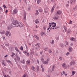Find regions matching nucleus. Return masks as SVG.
Returning a JSON list of instances; mask_svg holds the SVG:
<instances>
[{
  "mask_svg": "<svg viewBox=\"0 0 77 77\" xmlns=\"http://www.w3.org/2000/svg\"><path fill=\"white\" fill-rule=\"evenodd\" d=\"M59 37H57L56 38V40H59Z\"/></svg>",
  "mask_w": 77,
  "mask_h": 77,
  "instance_id": "nucleus-46",
  "label": "nucleus"
},
{
  "mask_svg": "<svg viewBox=\"0 0 77 77\" xmlns=\"http://www.w3.org/2000/svg\"><path fill=\"white\" fill-rule=\"evenodd\" d=\"M42 53H43V51H41L40 52V54H42Z\"/></svg>",
  "mask_w": 77,
  "mask_h": 77,
  "instance_id": "nucleus-59",
  "label": "nucleus"
},
{
  "mask_svg": "<svg viewBox=\"0 0 77 77\" xmlns=\"http://www.w3.org/2000/svg\"><path fill=\"white\" fill-rule=\"evenodd\" d=\"M26 75L24 74L23 75V77H26Z\"/></svg>",
  "mask_w": 77,
  "mask_h": 77,
  "instance_id": "nucleus-64",
  "label": "nucleus"
},
{
  "mask_svg": "<svg viewBox=\"0 0 77 77\" xmlns=\"http://www.w3.org/2000/svg\"><path fill=\"white\" fill-rule=\"evenodd\" d=\"M72 75H74V74H75V72H74V71H73L72 72Z\"/></svg>",
  "mask_w": 77,
  "mask_h": 77,
  "instance_id": "nucleus-42",
  "label": "nucleus"
},
{
  "mask_svg": "<svg viewBox=\"0 0 77 77\" xmlns=\"http://www.w3.org/2000/svg\"><path fill=\"white\" fill-rule=\"evenodd\" d=\"M48 52L50 53H51L52 52V51H51V50H49L48 51Z\"/></svg>",
  "mask_w": 77,
  "mask_h": 77,
  "instance_id": "nucleus-49",
  "label": "nucleus"
},
{
  "mask_svg": "<svg viewBox=\"0 0 77 77\" xmlns=\"http://www.w3.org/2000/svg\"><path fill=\"white\" fill-rule=\"evenodd\" d=\"M63 74H65V71H63Z\"/></svg>",
  "mask_w": 77,
  "mask_h": 77,
  "instance_id": "nucleus-61",
  "label": "nucleus"
},
{
  "mask_svg": "<svg viewBox=\"0 0 77 77\" xmlns=\"http://www.w3.org/2000/svg\"><path fill=\"white\" fill-rule=\"evenodd\" d=\"M73 9L74 10H76L77 9V6H76L75 7L73 8Z\"/></svg>",
  "mask_w": 77,
  "mask_h": 77,
  "instance_id": "nucleus-35",
  "label": "nucleus"
},
{
  "mask_svg": "<svg viewBox=\"0 0 77 77\" xmlns=\"http://www.w3.org/2000/svg\"><path fill=\"white\" fill-rule=\"evenodd\" d=\"M9 31H6L5 33L6 36H8L9 35Z\"/></svg>",
  "mask_w": 77,
  "mask_h": 77,
  "instance_id": "nucleus-12",
  "label": "nucleus"
},
{
  "mask_svg": "<svg viewBox=\"0 0 77 77\" xmlns=\"http://www.w3.org/2000/svg\"><path fill=\"white\" fill-rule=\"evenodd\" d=\"M6 62H8L9 63H10L11 64H12V63H11L10 60H6Z\"/></svg>",
  "mask_w": 77,
  "mask_h": 77,
  "instance_id": "nucleus-36",
  "label": "nucleus"
},
{
  "mask_svg": "<svg viewBox=\"0 0 77 77\" xmlns=\"http://www.w3.org/2000/svg\"><path fill=\"white\" fill-rule=\"evenodd\" d=\"M35 24H38V23H39V21L38 19L36 20H35Z\"/></svg>",
  "mask_w": 77,
  "mask_h": 77,
  "instance_id": "nucleus-16",
  "label": "nucleus"
},
{
  "mask_svg": "<svg viewBox=\"0 0 77 77\" xmlns=\"http://www.w3.org/2000/svg\"><path fill=\"white\" fill-rule=\"evenodd\" d=\"M66 65V64L65 63H63V64L62 65L63 67V68H65V66Z\"/></svg>",
  "mask_w": 77,
  "mask_h": 77,
  "instance_id": "nucleus-34",
  "label": "nucleus"
},
{
  "mask_svg": "<svg viewBox=\"0 0 77 77\" xmlns=\"http://www.w3.org/2000/svg\"><path fill=\"white\" fill-rule=\"evenodd\" d=\"M18 12V10L17 9H14L13 11L12 14L13 15H15L17 14Z\"/></svg>",
  "mask_w": 77,
  "mask_h": 77,
  "instance_id": "nucleus-2",
  "label": "nucleus"
},
{
  "mask_svg": "<svg viewBox=\"0 0 77 77\" xmlns=\"http://www.w3.org/2000/svg\"><path fill=\"white\" fill-rule=\"evenodd\" d=\"M24 19H26V13H25L24 15Z\"/></svg>",
  "mask_w": 77,
  "mask_h": 77,
  "instance_id": "nucleus-32",
  "label": "nucleus"
},
{
  "mask_svg": "<svg viewBox=\"0 0 77 77\" xmlns=\"http://www.w3.org/2000/svg\"><path fill=\"white\" fill-rule=\"evenodd\" d=\"M72 51V48L71 47H69V52H71Z\"/></svg>",
  "mask_w": 77,
  "mask_h": 77,
  "instance_id": "nucleus-10",
  "label": "nucleus"
},
{
  "mask_svg": "<svg viewBox=\"0 0 77 77\" xmlns=\"http://www.w3.org/2000/svg\"><path fill=\"white\" fill-rule=\"evenodd\" d=\"M51 24L52 25V27H56V23L54 22L51 23Z\"/></svg>",
  "mask_w": 77,
  "mask_h": 77,
  "instance_id": "nucleus-3",
  "label": "nucleus"
},
{
  "mask_svg": "<svg viewBox=\"0 0 77 77\" xmlns=\"http://www.w3.org/2000/svg\"><path fill=\"white\" fill-rule=\"evenodd\" d=\"M20 50H22V51L23 50V46H21L20 48Z\"/></svg>",
  "mask_w": 77,
  "mask_h": 77,
  "instance_id": "nucleus-38",
  "label": "nucleus"
},
{
  "mask_svg": "<svg viewBox=\"0 0 77 77\" xmlns=\"http://www.w3.org/2000/svg\"><path fill=\"white\" fill-rule=\"evenodd\" d=\"M8 30H11V26H9L8 27Z\"/></svg>",
  "mask_w": 77,
  "mask_h": 77,
  "instance_id": "nucleus-39",
  "label": "nucleus"
},
{
  "mask_svg": "<svg viewBox=\"0 0 77 77\" xmlns=\"http://www.w3.org/2000/svg\"><path fill=\"white\" fill-rule=\"evenodd\" d=\"M37 62L38 63V64H39V60H37Z\"/></svg>",
  "mask_w": 77,
  "mask_h": 77,
  "instance_id": "nucleus-53",
  "label": "nucleus"
},
{
  "mask_svg": "<svg viewBox=\"0 0 77 77\" xmlns=\"http://www.w3.org/2000/svg\"><path fill=\"white\" fill-rule=\"evenodd\" d=\"M66 45H68V42H66Z\"/></svg>",
  "mask_w": 77,
  "mask_h": 77,
  "instance_id": "nucleus-58",
  "label": "nucleus"
},
{
  "mask_svg": "<svg viewBox=\"0 0 77 77\" xmlns=\"http://www.w3.org/2000/svg\"><path fill=\"white\" fill-rule=\"evenodd\" d=\"M3 7L4 8H6V6L5 5H4L3 6Z\"/></svg>",
  "mask_w": 77,
  "mask_h": 77,
  "instance_id": "nucleus-54",
  "label": "nucleus"
},
{
  "mask_svg": "<svg viewBox=\"0 0 77 77\" xmlns=\"http://www.w3.org/2000/svg\"><path fill=\"white\" fill-rule=\"evenodd\" d=\"M51 44H54V40H52L51 42Z\"/></svg>",
  "mask_w": 77,
  "mask_h": 77,
  "instance_id": "nucleus-27",
  "label": "nucleus"
},
{
  "mask_svg": "<svg viewBox=\"0 0 77 77\" xmlns=\"http://www.w3.org/2000/svg\"><path fill=\"white\" fill-rule=\"evenodd\" d=\"M69 24H72V21L70 20V22L69 23Z\"/></svg>",
  "mask_w": 77,
  "mask_h": 77,
  "instance_id": "nucleus-43",
  "label": "nucleus"
},
{
  "mask_svg": "<svg viewBox=\"0 0 77 77\" xmlns=\"http://www.w3.org/2000/svg\"><path fill=\"white\" fill-rule=\"evenodd\" d=\"M8 10H6V11H5V14H7V12H8Z\"/></svg>",
  "mask_w": 77,
  "mask_h": 77,
  "instance_id": "nucleus-63",
  "label": "nucleus"
},
{
  "mask_svg": "<svg viewBox=\"0 0 77 77\" xmlns=\"http://www.w3.org/2000/svg\"><path fill=\"white\" fill-rule=\"evenodd\" d=\"M48 61H46L45 62H44L43 64H48Z\"/></svg>",
  "mask_w": 77,
  "mask_h": 77,
  "instance_id": "nucleus-20",
  "label": "nucleus"
},
{
  "mask_svg": "<svg viewBox=\"0 0 77 77\" xmlns=\"http://www.w3.org/2000/svg\"><path fill=\"white\" fill-rule=\"evenodd\" d=\"M35 46H36V47L37 46L38 48H40V46H39V45L38 44H36L35 45Z\"/></svg>",
  "mask_w": 77,
  "mask_h": 77,
  "instance_id": "nucleus-28",
  "label": "nucleus"
},
{
  "mask_svg": "<svg viewBox=\"0 0 77 77\" xmlns=\"http://www.w3.org/2000/svg\"><path fill=\"white\" fill-rule=\"evenodd\" d=\"M51 76V75H47V77H50Z\"/></svg>",
  "mask_w": 77,
  "mask_h": 77,
  "instance_id": "nucleus-55",
  "label": "nucleus"
},
{
  "mask_svg": "<svg viewBox=\"0 0 77 77\" xmlns=\"http://www.w3.org/2000/svg\"><path fill=\"white\" fill-rule=\"evenodd\" d=\"M49 27H50L52 25L51 24V23H49Z\"/></svg>",
  "mask_w": 77,
  "mask_h": 77,
  "instance_id": "nucleus-50",
  "label": "nucleus"
},
{
  "mask_svg": "<svg viewBox=\"0 0 77 77\" xmlns=\"http://www.w3.org/2000/svg\"><path fill=\"white\" fill-rule=\"evenodd\" d=\"M16 58L17 59L18 61H20V57H17Z\"/></svg>",
  "mask_w": 77,
  "mask_h": 77,
  "instance_id": "nucleus-33",
  "label": "nucleus"
},
{
  "mask_svg": "<svg viewBox=\"0 0 77 77\" xmlns=\"http://www.w3.org/2000/svg\"><path fill=\"white\" fill-rule=\"evenodd\" d=\"M48 48H45L44 49V50H45V51H48Z\"/></svg>",
  "mask_w": 77,
  "mask_h": 77,
  "instance_id": "nucleus-37",
  "label": "nucleus"
},
{
  "mask_svg": "<svg viewBox=\"0 0 77 77\" xmlns=\"http://www.w3.org/2000/svg\"><path fill=\"white\" fill-rule=\"evenodd\" d=\"M0 10L1 11H2V10H3V9H2V8L1 7H0Z\"/></svg>",
  "mask_w": 77,
  "mask_h": 77,
  "instance_id": "nucleus-57",
  "label": "nucleus"
},
{
  "mask_svg": "<svg viewBox=\"0 0 77 77\" xmlns=\"http://www.w3.org/2000/svg\"><path fill=\"white\" fill-rule=\"evenodd\" d=\"M39 66H37V69L38 71V70H39Z\"/></svg>",
  "mask_w": 77,
  "mask_h": 77,
  "instance_id": "nucleus-48",
  "label": "nucleus"
},
{
  "mask_svg": "<svg viewBox=\"0 0 77 77\" xmlns=\"http://www.w3.org/2000/svg\"><path fill=\"white\" fill-rule=\"evenodd\" d=\"M54 7L53 6V7L51 10V12H53V11H54Z\"/></svg>",
  "mask_w": 77,
  "mask_h": 77,
  "instance_id": "nucleus-23",
  "label": "nucleus"
},
{
  "mask_svg": "<svg viewBox=\"0 0 77 77\" xmlns=\"http://www.w3.org/2000/svg\"><path fill=\"white\" fill-rule=\"evenodd\" d=\"M59 58L60 59V60H62V57H59Z\"/></svg>",
  "mask_w": 77,
  "mask_h": 77,
  "instance_id": "nucleus-47",
  "label": "nucleus"
},
{
  "mask_svg": "<svg viewBox=\"0 0 77 77\" xmlns=\"http://www.w3.org/2000/svg\"><path fill=\"white\" fill-rule=\"evenodd\" d=\"M75 64V62L74 61H72L70 63V65H72Z\"/></svg>",
  "mask_w": 77,
  "mask_h": 77,
  "instance_id": "nucleus-5",
  "label": "nucleus"
},
{
  "mask_svg": "<svg viewBox=\"0 0 77 77\" xmlns=\"http://www.w3.org/2000/svg\"><path fill=\"white\" fill-rule=\"evenodd\" d=\"M41 35L42 36H43L44 35H45V33L44 32H42L41 33Z\"/></svg>",
  "mask_w": 77,
  "mask_h": 77,
  "instance_id": "nucleus-9",
  "label": "nucleus"
},
{
  "mask_svg": "<svg viewBox=\"0 0 77 77\" xmlns=\"http://www.w3.org/2000/svg\"><path fill=\"white\" fill-rule=\"evenodd\" d=\"M14 48L15 49L16 51H17L18 52H19V50H18V48H17L16 47H15Z\"/></svg>",
  "mask_w": 77,
  "mask_h": 77,
  "instance_id": "nucleus-30",
  "label": "nucleus"
},
{
  "mask_svg": "<svg viewBox=\"0 0 77 77\" xmlns=\"http://www.w3.org/2000/svg\"><path fill=\"white\" fill-rule=\"evenodd\" d=\"M36 13L35 14V15H38L39 14V12H38V11L37 10H36Z\"/></svg>",
  "mask_w": 77,
  "mask_h": 77,
  "instance_id": "nucleus-24",
  "label": "nucleus"
},
{
  "mask_svg": "<svg viewBox=\"0 0 77 77\" xmlns=\"http://www.w3.org/2000/svg\"><path fill=\"white\" fill-rule=\"evenodd\" d=\"M63 28L64 29V30L65 32H66V31H67L66 29H67V28H66V26H64Z\"/></svg>",
  "mask_w": 77,
  "mask_h": 77,
  "instance_id": "nucleus-25",
  "label": "nucleus"
},
{
  "mask_svg": "<svg viewBox=\"0 0 77 77\" xmlns=\"http://www.w3.org/2000/svg\"><path fill=\"white\" fill-rule=\"evenodd\" d=\"M19 54H21V51H19Z\"/></svg>",
  "mask_w": 77,
  "mask_h": 77,
  "instance_id": "nucleus-62",
  "label": "nucleus"
},
{
  "mask_svg": "<svg viewBox=\"0 0 77 77\" xmlns=\"http://www.w3.org/2000/svg\"><path fill=\"white\" fill-rule=\"evenodd\" d=\"M14 60L15 61V62H16V63H17L18 62L17 61V59L16 58H14Z\"/></svg>",
  "mask_w": 77,
  "mask_h": 77,
  "instance_id": "nucleus-45",
  "label": "nucleus"
},
{
  "mask_svg": "<svg viewBox=\"0 0 77 77\" xmlns=\"http://www.w3.org/2000/svg\"><path fill=\"white\" fill-rule=\"evenodd\" d=\"M13 24L15 26V27H23V25L18 22V21L17 20H15L14 21Z\"/></svg>",
  "mask_w": 77,
  "mask_h": 77,
  "instance_id": "nucleus-1",
  "label": "nucleus"
},
{
  "mask_svg": "<svg viewBox=\"0 0 77 77\" xmlns=\"http://www.w3.org/2000/svg\"><path fill=\"white\" fill-rule=\"evenodd\" d=\"M41 2V0H38L37 2V3L38 4H39Z\"/></svg>",
  "mask_w": 77,
  "mask_h": 77,
  "instance_id": "nucleus-22",
  "label": "nucleus"
},
{
  "mask_svg": "<svg viewBox=\"0 0 77 77\" xmlns=\"http://www.w3.org/2000/svg\"><path fill=\"white\" fill-rule=\"evenodd\" d=\"M43 28L44 30H45L46 29V28H47V27L46 26H44Z\"/></svg>",
  "mask_w": 77,
  "mask_h": 77,
  "instance_id": "nucleus-51",
  "label": "nucleus"
},
{
  "mask_svg": "<svg viewBox=\"0 0 77 77\" xmlns=\"http://www.w3.org/2000/svg\"><path fill=\"white\" fill-rule=\"evenodd\" d=\"M54 67H55L54 65H53L52 66V71H54Z\"/></svg>",
  "mask_w": 77,
  "mask_h": 77,
  "instance_id": "nucleus-13",
  "label": "nucleus"
},
{
  "mask_svg": "<svg viewBox=\"0 0 77 77\" xmlns=\"http://www.w3.org/2000/svg\"><path fill=\"white\" fill-rule=\"evenodd\" d=\"M71 1L72 2H73V3H75L76 0H71Z\"/></svg>",
  "mask_w": 77,
  "mask_h": 77,
  "instance_id": "nucleus-41",
  "label": "nucleus"
},
{
  "mask_svg": "<svg viewBox=\"0 0 77 77\" xmlns=\"http://www.w3.org/2000/svg\"><path fill=\"white\" fill-rule=\"evenodd\" d=\"M4 60H3V62L2 63V65H4L5 66H6V63L5 62H4Z\"/></svg>",
  "mask_w": 77,
  "mask_h": 77,
  "instance_id": "nucleus-11",
  "label": "nucleus"
},
{
  "mask_svg": "<svg viewBox=\"0 0 77 77\" xmlns=\"http://www.w3.org/2000/svg\"><path fill=\"white\" fill-rule=\"evenodd\" d=\"M0 33L1 35H4L5 33V30H3L2 31L0 32Z\"/></svg>",
  "mask_w": 77,
  "mask_h": 77,
  "instance_id": "nucleus-7",
  "label": "nucleus"
},
{
  "mask_svg": "<svg viewBox=\"0 0 77 77\" xmlns=\"http://www.w3.org/2000/svg\"><path fill=\"white\" fill-rule=\"evenodd\" d=\"M35 37L37 39H38V40H39V37H38V36H37L36 35H34Z\"/></svg>",
  "mask_w": 77,
  "mask_h": 77,
  "instance_id": "nucleus-26",
  "label": "nucleus"
},
{
  "mask_svg": "<svg viewBox=\"0 0 77 77\" xmlns=\"http://www.w3.org/2000/svg\"><path fill=\"white\" fill-rule=\"evenodd\" d=\"M12 54V55H11V57H13L15 55V53L13 52Z\"/></svg>",
  "mask_w": 77,
  "mask_h": 77,
  "instance_id": "nucleus-40",
  "label": "nucleus"
},
{
  "mask_svg": "<svg viewBox=\"0 0 77 77\" xmlns=\"http://www.w3.org/2000/svg\"><path fill=\"white\" fill-rule=\"evenodd\" d=\"M71 29H68L67 31V33L68 34L69 33H71Z\"/></svg>",
  "mask_w": 77,
  "mask_h": 77,
  "instance_id": "nucleus-19",
  "label": "nucleus"
},
{
  "mask_svg": "<svg viewBox=\"0 0 77 77\" xmlns=\"http://www.w3.org/2000/svg\"><path fill=\"white\" fill-rule=\"evenodd\" d=\"M14 48L15 49L16 51H17L18 52H19V50H18V48H17L16 47H15Z\"/></svg>",
  "mask_w": 77,
  "mask_h": 77,
  "instance_id": "nucleus-31",
  "label": "nucleus"
},
{
  "mask_svg": "<svg viewBox=\"0 0 77 77\" xmlns=\"http://www.w3.org/2000/svg\"><path fill=\"white\" fill-rule=\"evenodd\" d=\"M41 60L42 62H44V58H42Z\"/></svg>",
  "mask_w": 77,
  "mask_h": 77,
  "instance_id": "nucleus-44",
  "label": "nucleus"
},
{
  "mask_svg": "<svg viewBox=\"0 0 77 77\" xmlns=\"http://www.w3.org/2000/svg\"><path fill=\"white\" fill-rule=\"evenodd\" d=\"M44 10H46V11H47V12L48 13V11H49V8H46L44 9Z\"/></svg>",
  "mask_w": 77,
  "mask_h": 77,
  "instance_id": "nucleus-15",
  "label": "nucleus"
},
{
  "mask_svg": "<svg viewBox=\"0 0 77 77\" xmlns=\"http://www.w3.org/2000/svg\"><path fill=\"white\" fill-rule=\"evenodd\" d=\"M26 63L28 65H29L30 63V61L29 60H27L26 61Z\"/></svg>",
  "mask_w": 77,
  "mask_h": 77,
  "instance_id": "nucleus-14",
  "label": "nucleus"
},
{
  "mask_svg": "<svg viewBox=\"0 0 77 77\" xmlns=\"http://www.w3.org/2000/svg\"><path fill=\"white\" fill-rule=\"evenodd\" d=\"M31 69L32 70V71H35V68L34 66H32L31 67Z\"/></svg>",
  "mask_w": 77,
  "mask_h": 77,
  "instance_id": "nucleus-29",
  "label": "nucleus"
},
{
  "mask_svg": "<svg viewBox=\"0 0 77 77\" xmlns=\"http://www.w3.org/2000/svg\"><path fill=\"white\" fill-rule=\"evenodd\" d=\"M41 66L42 68V72H44V68H43V67H42V65H41Z\"/></svg>",
  "mask_w": 77,
  "mask_h": 77,
  "instance_id": "nucleus-18",
  "label": "nucleus"
},
{
  "mask_svg": "<svg viewBox=\"0 0 77 77\" xmlns=\"http://www.w3.org/2000/svg\"><path fill=\"white\" fill-rule=\"evenodd\" d=\"M70 40L72 41H75V38H74L73 37L70 38Z\"/></svg>",
  "mask_w": 77,
  "mask_h": 77,
  "instance_id": "nucleus-8",
  "label": "nucleus"
},
{
  "mask_svg": "<svg viewBox=\"0 0 77 77\" xmlns=\"http://www.w3.org/2000/svg\"><path fill=\"white\" fill-rule=\"evenodd\" d=\"M26 61H25V60H23V61H20L21 63H23L24 64L25 63Z\"/></svg>",
  "mask_w": 77,
  "mask_h": 77,
  "instance_id": "nucleus-17",
  "label": "nucleus"
},
{
  "mask_svg": "<svg viewBox=\"0 0 77 77\" xmlns=\"http://www.w3.org/2000/svg\"><path fill=\"white\" fill-rule=\"evenodd\" d=\"M3 39L4 40L5 39V37L4 36L2 37Z\"/></svg>",
  "mask_w": 77,
  "mask_h": 77,
  "instance_id": "nucleus-60",
  "label": "nucleus"
},
{
  "mask_svg": "<svg viewBox=\"0 0 77 77\" xmlns=\"http://www.w3.org/2000/svg\"><path fill=\"white\" fill-rule=\"evenodd\" d=\"M44 12H45V14H47V11L46 10H44Z\"/></svg>",
  "mask_w": 77,
  "mask_h": 77,
  "instance_id": "nucleus-56",
  "label": "nucleus"
},
{
  "mask_svg": "<svg viewBox=\"0 0 77 77\" xmlns=\"http://www.w3.org/2000/svg\"><path fill=\"white\" fill-rule=\"evenodd\" d=\"M54 20H57L58 19H59V16H55L53 17Z\"/></svg>",
  "mask_w": 77,
  "mask_h": 77,
  "instance_id": "nucleus-6",
  "label": "nucleus"
},
{
  "mask_svg": "<svg viewBox=\"0 0 77 77\" xmlns=\"http://www.w3.org/2000/svg\"><path fill=\"white\" fill-rule=\"evenodd\" d=\"M38 11L40 12H42L43 10L42 8H40L39 9Z\"/></svg>",
  "mask_w": 77,
  "mask_h": 77,
  "instance_id": "nucleus-21",
  "label": "nucleus"
},
{
  "mask_svg": "<svg viewBox=\"0 0 77 77\" xmlns=\"http://www.w3.org/2000/svg\"><path fill=\"white\" fill-rule=\"evenodd\" d=\"M62 14V11H58L57 12V15H60Z\"/></svg>",
  "mask_w": 77,
  "mask_h": 77,
  "instance_id": "nucleus-4",
  "label": "nucleus"
},
{
  "mask_svg": "<svg viewBox=\"0 0 77 77\" xmlns=\"http://www.w3.org/2000/svg\"><path fill=\"white\" fill-rule=\"evenodd\" d=\"M69 52H67L66 54V56H68V55H69Z\"/></svg>",
  "mask_w": 77,
  "mask_h": 77,
  "instance_id": "nucleus-52",
  "label": "nucleus"
}]
</instances>
